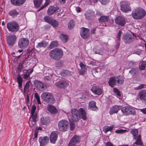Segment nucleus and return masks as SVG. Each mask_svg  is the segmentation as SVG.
Returning <instances> with one entry per match:
<instances>
[{
    "label": "nucleus",
    "instance_id": "774afa93",
    "mask_svg": "<svg viewBox=\"0 0 146 146\" xmlns=\"http://www.w3.org/2000/svg\"><path fill=\"white\" fill-rule=\"evenodd\" d=\"M106 146H114V145L111 143L107 142L106 143Z\"/></svg>",
    "mask_w": 146,
    "mask_h": 146
},
{
    "label": "nucleus",
    "instance_id": "c85d7f7f",
    "mask_svg": "<svg viewBox=\"0 0 146 146\" xmlns=\"http://www.w3.org/2000/svg\"><path fill=\"white\" fill-rule=\"evenodd\" d=\"M40 121L41 123L43 125L48 124L50 122V120L48 118L44 117L40 118Z\"/></svg>",
    "mask_w": 146,
    "mask_h": 146
},
{
    "label": "nucleus",
    "instance_id": "603ef678",
    "mask_svg": "<svg viewBox=\"0 0 146 146\" xmlns=\"http://www.w3.org/2000/svg\"><path fill=\"white\" fill-rule=\"evenodd\" d=\"M113 92L118 96L120 97L121 96L120 92L119 90L116 88H114L113 89Z\"/></svg>",
    "mask_w": 146,
    "mask_h": 146
},
{
    "label": "nucleus",
    "instance_id": "cd10ccee",
    "mask_svg": "<svg viewBox=\"0 0 146 146\" xmlns=\"http://www.w3.org/2000/svg\"><path fill=\"white\" fill-rule=\"evenodd\" d=\"M47 109L52 114H56L57 112V110L54 106L49 105L47 107Z\"/></svg>",
    "mask_w": 146,
    "mask_h": 146
},
{
    "label": "nucleus",
    "instance_id": "338daca9",
    "mask_svg": "<svg viewBox=\"0 0 146 146\" xmlns=\"http://www.w3.org/2000/svg\"><path fill=\"white\" fill-rule=\"evenodd\" d=\"M140 111L142 112L143 114H146V108H145L140 109Z\"/></svg>",
    "mask_w": 146,
    "mask_h": 146
},
{
    "label": "nucleus",
    "instance_id": "ddd939ff",
    "mask_svg": "<svg viewBox=\"0 0 146 146\" xmlns=\"http://www.w3.org/2000/svg\"><path fill=\"white\" fill-rule=\"evenodd\" d=\"M35 84L40 91H43L47 88L46 86L39 81H35Z\"/></svg>",
    "mask_w": 146,
    "mask_h": 146
},
{
    "label": "nucleus",
    "instance_id": "e2e57ef3",
    "mask_svg": "<svg viewBox=\"0 0 146 146\" xmlns=\"http://www.w3.org/2000/svg\"><path fill=\"white\" fill-rule=\"evenodd\" d=\"M56 67H59L62 66V63L61 62L58 61L56 62Z\"/></svg>",
    "mask_w": 146,
    "mask_h": 146
},
{
    "label": "nucleus",
    "instance_id": "f257e3e1",
    "mask_svg": "<svg viewBox=\"0 0 146 146\" xmlns=\"http://www.w3.org/2000/svg\"><path fill=\"white\" fill-rule=\"evenodd\" d=\"M146 15V11L141 8H137L132 11L131 15L135 19H140L144 18Z\"/></svg>",
    "mask_w": 146,
    "mask_h": 146
},
{
    "label": "nucleus",
    "instance_id": "69168bd1",
    "mask_svg": "<svg viewBox=\"0 0 146 146\" xmlns=\"http://www.w3.org/2000/svg\"><path fill=\"white\" fill-rule=\"evenodd\" d=\"M27 94V97L26 101L27 103H29V94L28 93H27V94Z\"/></svg>",
    "mask_w": 146,
    "mask_h": 146
},
{
    "label": "nucleus",
    "instance_id": "5fc2aeb1",
    "mask_svg": "<svg viewBox=\"0 0 146 146\" xmlns=\"http://www.w3.org/2000/svg\"><path fill=\"white\" fill-rule=\"evenodd\" d=\"M36 121H33L32 120L29 121V124L30 127H35L36 125Z\"/></svg>",
    "mask_w": 146,
    "mask_h": 146
},
{
    "label": "nucleus",
    "instance_id": "a878e982",
    "mask_svg": "<svg viewBox=\"0 0 146 146\" xmlns=\"http://www.w3.org/2000/svg\"><path fill=\"white\" fill-rule=\"evenodd\" d=\"M96 102L93 100L90 102L89 104L90 109L94 111L97 110L98 108L96 106Z\"/></svg>",
    "mask_w": 146,
    "mask_h": 146
},
{
    "label": "nucleus",
    "instance_id": "473e14b6",
    "mask_svg": "<svg viewBox=\"0 0 146 146\" xmlns=\"http://www.w3.org/2000/svg\"><path fill=\"white\" fill-rule=\"evenodd\" d=\"M131 133L133 136V139H137L138 134V131L137 129H133L131 131Z\"/></svg>",
    "mask_w": 146,
    "mask_h": 146
},
{
    "label": "nucleus",
    "instance_id": "bb28decb",
    "mask_svg": "<svg viewBox=\"0 0 146 146\" xmlns=\"http://www.w3.org/2000/svg\"><path fill=\"white\" fill-rule=\"evenodd\" d=\"M80 66L81 68V69L79 71V74L81 75H83L85 74L86 72L87 69L85 65L82 62L80 63Z\"/></svg>",
    "mask_w": 146,
    "mask_h": 146
},
{
    "label": "nucleus",
    "instance_id": "7c9ffc66",
    "mask_svg": "<svg viewBox=\"0 0 146 146\" xmlns=\"http://www.w3.org/2000/svg\"><path fill=\"white\" fill-rule=\"evenodd\" d=\"M99 21L101 22H108L109 20V17L108 16H102L99 19Z\"/></svg>",
    "mask_w": 146,
    "mask_h": 146
},
{
    "label": "nucleus",
    "instance_id": "a19ab883",
    "mask_svg": "<svg viewBox=\"0 0 146 146\" xmlns=\"http://www.w3.org/2000/svg\"><path fill=\"white\" fill-rule=\"evenodd\" d=\"M60 38L62 41L64 42H66L68 39V36L64 34H62L61 35Z\"/></svg>",
    "mask_w": 146,
    "mask_h": 146
},
{
    "label": "nucleus",
    "instance_id": "9d476101",
    "mask_svg": "<svg viewBox=\"0 0 146 146\" xmlns=\"http://www.w3.org/2000/svg\"><path fill=\"white\" fill-rule=\"evenodd\" d=\"M55 85L58 88H65L68 86L69 84L68 81L62 80L56 82Z\"/></svg>",
    "mask_w": 146,
    "mask_h": 146
},
{
    "label": "nucleus",
    "instance_id": "4468645a",
    "mask_svg": "<svg viewBox=\"0 0 146 146\" xmlns=\"http://www.w3.org/2000/svg\"><path fill=\"white\" fill-rule=\"evenodd\" d=\"M38 141L40 146H45L49 142V139L47 136L40 137L39 138Z\"/></svg>",
    "mask_w": 146,
    "mask_h": 146
},
{
    "label": "nucleus",
    "instance_id": "b1692460",
    "mask_svg": "<svg viewBox=\"0 0 146 146\" xmlns=\"http://www.w3.org/2000/svg\"><path fill=\"white\" fill-rule=\"evenodd\" d=\"M121 106L115 105L110 109L109 113L110 115H112L114 113H117L120 110Z\"/></svg>",
    "mask_w": 146,
    "mask_h": 146
},
{
    "label": "nucleus",
    "instance_id": "aec40b11",
    "mask_svg": "<svg viewBox=\"0 0 146 146\" xmlns=\"http://www.w3.org/2000/svg\"><path fill=\"white\" fill-rule=\"evenodd\" d=\"M139 96L140 100L143 101L146 104V91L141 90L139 92Z\"/></svg>",
    "mask_w": 146,
    "mask_h": 146
},
{
    "label": "nucleus",
    "instance_id": "2f4dec72",
    "mask_svg": "<svg viewBox=\"0 0 146 146\" xmlns=\"http://www.w3.org/2000/svg\"><path fill=\"white\" fill-rule=\"evenodd\" d=\"M31 84V82L30 81H29L27 82L25 84L24 88V92L26 94L28 93L29 91V87Z\"/></svg>",
    "mask_w": 146,
    "mask_h": 146
},
{
    "label": "nucleus",
    "instance_id": "6e6552de",
    "mask_svg": "<svg viewBox=\"0 0 146 146\" xmlns=\"http://www.w3.org/2000/svg\"><path fill=\"white\" fill-rule=\"evenodd\" d=\"M72 119L74 121H78L80 118L79 110L76 108H73L70 110Z\"/></svg>",
    "mask_w": 146,
    "mask_h": 146
},
{
    "label": "nucleus",
    "instance_id": "7ed1b4c3",
    "mask_svg": "<svg viewBox=\"0 0 146 146\" xmlns=\"http://www.w3.org/2000/svg\"><path fill=\"white\" fill-rule=\"evenodd\" d=\"M63 52L60 48H56L52 50L49 53V56L52 59L55 60H58L63 56Z\"/></svg>",
    "mask_w": 146,
    "mask_h": 146
},
{
    "label": "nucleus",
    "instance_id": "864d4df0",
    "mask_svg": "<svg viewBox=\"0 0 146 146\" xmlns=\"http://www.w3.org/2000/svg\"><path fill=\"white\" fill-rule=\"evenodd\" d=\"M35 96L37 100L38 104H41V102L40 100V98L38 94L37 93H35Z\"/></svg>",
    "mask_w": 146,
    "mask_h": 146
},
{
    "label": "nucleus",
    "instance_id": "4c0bfd02",
    "mask_svg": "<svg viewBox=\"0 0 146 146\" xmlns=\"http://www.w3.org/2000/svg\"><path fill=\"white\" fill-rule=\"evenodd\" d=\"M33 71V69L28 70L27 72L24 75V78L25 79H27L30 76V75Z\"/></svg>",
    "mask_w": 146,
    "mask_h": 146
},
{
    "label": "nucleus",
    "instance_id": "8fccbe9b",
    "mask_svg": "<svg viewBox=\"0 0 146 146\" xmlns=\"http://www.w3.org/2000/svg\"><path fill=\"white\" fill-rule=\"evenodd\" d=\"M129 72L133 76L135 75L137 72V69L134 68H132L129 71Z\"/></svg>",
    "mask_w": 146,
    "mask_h": 146
},
{
    "label": "nucleus",
    "instance_id": "052dcab7",
    "mask_svg": "<svg viewBox=\"0 0 146 146\" xmlns=\"http://www.w3.org/2000/svg\"><path fill=\"white\" fill-rule=\"evenodd\" d=\"M75 128V124L73 123H71L70 124V129L73 130Z\"/></svg>",
    "mask_w": 146,
    "mask_h": 146
},
{
    "label": "nucleus",
    "instance_id": "39448f33",
    "mask_svg": "<svg viewBox=\"0 0 146 146\" xmlns=\"http://www.w3.org/2000/svg\"><path fill=\"white\" fill-rule=\"evenodd\" d=\"M7 28L9 31L12 32H15L19 30V26L17 23L13 21L7 23Z\"/></svg>",
    "mask_w": 146,
    "mask_h": 146
},
{
    "label": "nucleus",
    "instance_id": "13d9d810",
    "mask_svg": "<svg viewBox=\"0 0 146 146\" xmlns=\"http://www.w3.org/2000/svg\"><path fill=\"white\" fill-rule=\"evenodd\" d=\"M113 126H111L110 127H108L107 128L105 129V133H106L107 132L111 131L113 129Z\"/></svg>",
    "mask_w": 146,
    "mask_h": 146
},
{
    "label": "nucleus",
    "instance_id": "72a5a7b5",
    "mask_svg": "<svg viewBox=\"0 0 146 146\" xmlns=\"http://www.w3.org/2000/svg\"><path fill=\"white\" fill-rule=\"evenodd\" d=\"M17 81L18 83L19 87L20 90H21V89L22 88V83L23 79L19 75L17 77Z\"/></svg>",
    "mask_w": 146,
    "mask_h": 146
},
{
    "label": "nucleus",
    "instance_id": "0eeeda50",
    "mask_svg": "<svg viewBox=\"0 0 146 146\" xmlns=\"http://www.w3.org/2000/svg\"><path fill=\"white\" fill-rule=\"evenodd\" d=\"M69 123L68 121L62 120L58 123V126L59 130L62 131H66L68 128Z\"/></svg>",
    "mask_w": 146,
    "mask_h": 146
},
{
    "label": "nucleus",
    "instance_id": "e433bc0d",
    "mask_svg": "<svg viewBox=\"0 0 146 146\" xmlns=\"http://www.w3.org/2000/svg\"><path fill=\"white\" fill-rule=\"evenodd\" d=\"M19 13L15 9L12 10L9 13V14L13 17L16 16Z\"/></svg>",
    "mask_w": 146,
    "mask_h": 146
},
{
    "label": "nucleus",
    "instance_id": "09e8293b",
    "mask_svg": "<svg viewBox=\"0 0 146 146\" xmlns=\"http://www.w3.org/2000/svg\"><path fill=\"white\" fill-rule=\"evenodd\" d=\"M52 19L51 17L48 16H46L44 18V21L49 24H50Z\"/></svg>",
    "mask_w": 146,
    "mask_h": 146
},
{
    "label": "nucleus",
    "instance_id": "0e129e2a",
    "mask_svg": "<svg viewBox=\"0 0 146 146\" xmlns=\"http://www.w3.org/2000/svg\"><path fill=\"white\" fill-rule=\"evenodd\" d=\"M23 64H24V63H20L19 64L18 67V70H21V69L22 68L23 66Z\"/></svg>",
    "mask_w": 146,
    "mask_h": 146
},
{
    "label": "nucleus",
    "instance_id": "393cba45",
    "mask_svg": "<svg viewBox=\"0 0 146 146\" xmlns=\"http://www.w3.org/2000/svg\"><path fill=\"white\" fill-rule=\"evenodd\" d=\"M79 113H80V118L84 120H86L87 117L86 113L84 109L83 108H80L79 109Z\"/></svg>",
    "mask_w": 146,
    "mask_h": 146
},
{
    "label": "nucleus",
    "instance_id": "37998d69",
    "mask_svg": "<svg viewBox=\"0 0 146 146\" xmlns=\"http://www.w3.org/2000/svg\"><path fill=\"white\" fill-rule=\"evenodd\" d=\"M58 46V43L56 41H53L50 44V48H53L54 47H56Z\"/></svg>",
    "mask_w": 146,
    "mask_h": 146
},
{
    "label": "nucleus",
    "instance_id": "f3484780",
    "mask_svg": "<svg viewBox=\"0 0 146 146\" xmlns=\"http://www.w3.org/2000/svg\"><path fill=\"white\" fill-rule=\"evenodd\" d=\"M115 23L121 26H123L125 24V20L124 18L120 16H117L115 19Z\"/></svg>",
    "mask_w": 146,
    "mask_h": 146
},
{
    "label": "nucleus",
    "instance_id": "c9c22d12",
    "mask_svg": "<svg viewBox=\"0 0 146 146\" xmlns=\"http://www.w3.org/2000/svg\"><path fill=\"white\" fill-rule=\"evenodd\" d=\"M146 65V62L145 61H142L140 62L139 64V68L140 70H143L145 68Z\"/></svg>",
    "mask_w": 146,
    "mask_h": 146
},
{
    "label": "nucleus",
    "instance_id": "5701e85b",
    "mask_svg": "<svg viewBox=\"0 0 146 146\" xmlns=\"http://www.w3.org/2000/svg\"><path fill=\"white\" fill-rule=\"evenodd\" d=\"M26 0H11V3L13 5L19 6L22 5Z\"/></svg>",
    "mask_w": 146,
    "mask_h": 146
},
{
    "label": "nucleus",
    "instance_id": "c03bdc74",
    "mask_svg": "<svg viewBox=\"0 0 146 146\" xmlns=\"http://www.w3.org/2000/svg\"><path fill=\"white\" fill-rule=\"evenodd\" d=\"M74 21L73 20L70 21L68 24V28L70 29H72L74 27Z\"/></svg>",
    "mask_w": 146,
    "mask_h": 146
},
{
    "label": "nucleus",
    "instance_id": "f704fd0d",
    "mask_svg": "<svg viewBox=\"0 0 146 146\" xmlns=\"http://www.w3.org/2000/svg\"><path fill=\"white\" fill-rule=\"evenodd\" d=\"M47 42L44 40L38 43L36 46L37 48L45 47L47 45Z\"/></svg>",
    "mask_w": 146,
    "mask_h": 146
},
{
    "label": "nucleus",
    "instance_id": "1a4fd4ad",
    "mask_svg": "<svg viewBox=\"0 0 146 146\" xmlns=\"http://www.w3.org/2000/svg\"><path fill=\"white\" fill-rule=\"evenodd\" d=\"M135 36L132 33H127L123 36V39L126 43H130L132 42L134 39Z\"/></svg>",
    "mask_w": 146,
    "mask_h": 146
},
{
    "label": "nucleus",
    "instance_id": "f8f14e48",
    "mask_svg": "<svg viewBox=\"0 0 146 146\" xmlns=\"http://www.w3.org/2000/svg\"><path fill=\"white\" fill-rule=\"evenodd\" d=\"M121 10L124 12H127L131 11L129 5L125 2L121 3Z\"/></svg>",
    "mask_w": 146,
    "mask_h": 146
},
{
    "label": "nucleus",
    "instance_id": "412c9836",
    "mask_svg": "<svg viewBox=\"0 0 146 146\" xmlns=\"http://www.w3.org/2000/svg\"><path fill=\"white\" fill-rule=\"evenodd\" d=\"M59 9V8L57 7H50L47 11V13L48 15H52Z\"/></svg>",
    "mask_w": 146,
    "mask_h": 146
},
{
    "label": "nucleus",
    "instance_id": "4be33fe9",
    "mask_svg": "<svg viewBox=\"0 0 146 146\" xmlns=\"http://www.w3.org/2000/svg\"><path fill=\"white\" fill-rule=\"evenodd\" d=\"M91 90L93 93L98 95H101L102 93V90L98 86L93 87Z\"/></svg>",
    "mask_w": 146,
    "mask_h": 146
},
{
    "label": "nucleus",
    "instance_id": "dca6fc26",
    "mask_svg": "<svg viewBox=\"0 0 146 146\" xmlns=\"http://www.w3.org/2000/svg\"><path fill=\"white\" fill-rule=\"evenodd\" d=\"M89 29L82 27L80 32V35L84 39H86L89 36Z\"/></svg>",
    "mask_w": 146,
    "mask_h": 146
},
{
    "label": "nucleus",
    "instance_id": "bf43d9fd",
    "mask_svg": "<svg viewBox=\"0 0 146 146\" xmlns=\"http://www.w3.org/2000/svg\"><path fill=\"white\" fill-rule=\"evenodd\" d=\"M36 109V107L35 105H33L32 106V108L31 109V114H32L33 113H36L35 112V111Z\"/></svg>",
    "mask_w": 146,
    "mask_h": 146
},
{
    "label": "nucleus",
    "instance_id": "20e7f679",
    "mask_svg": "<svg viewBox=\"0 0 146 146\" xmlns=\"http://www.w3.org/2000/svg\"><path fill=\"white\" fill-rule=\"evenodd\" d=\"M41 97L45 102L47 103L52 104L55 102L53 95L50 93L44 92L41 95Z\"/></svg>",
    "mask_w": 146,
    "mask_h": 146
},
{
    "label": "nucleus",
    "instance_id": "de8ad7c7",
    "mask_svg": "<svg viewBox=\"0 0 146 146\" xmlns=\"http://www.w3.org/2000/svg\"><path fill=\"white\" fill-rule=\"evenodd\" d=\"M37 117V114L36 113H33V114H31L30 117H31L32 119L31 120H32L33 121L36 122Z\"/></svg>",
    "mask_w": 146,
    "mask_h": 146
},
{
    "label": "nucleus",
    "instance_id": "ea45409f",
    "mask_svg": "<svg viewBox=\"0 0 146 146\" xmlns=\"http://www.w3.org/2000/svg\"><path fill=\"white\" fill-rule=\"evenodd\" d=\"M61 74L62 76H70L71 75V73L70 71L66 70L63 71L61 73Z\"/></svg>",
    "mask_w": 146,
    "mask_h": 146
},
{
    "label": "nucleus",
    "instance_id": "58836bf2",
    "mask_svg": "<svg viewBox=\"0 0 146 146\" xmlns=\"http://www.w3.org/2000/svg\"><path fill=\"white\" fill-rule=\"evenodd\" d=\"M50 24L54 27H56L58 26V23L56 20L52 19Z\"/></svg>",
    "mask_w": 146,
    "mask_h": 146
},
{
    "label": "nucleus",
    "instance_id": "2eb2a0df",
    "mask_svg": "<svg viewBox=\"0 0 146 146\" xmlns=\"http://www.w3.org/2000/svg\"><path fill=\"white\" fill-rule=\"evenodd\" d=\"M80 137L79 136L75 135L69 143L68 146H75L80 141Z\"/></svg>",
    "mask_w": 146,
    "mask_h": 146
},
{
    "label": "nucleus",
    "instance_id": "6e6d98bb",
    "mask_svg": "<svg viewBox=\"0 0 146 146\" xmlns=\"http://www.w3.org/2000/svg\"><path fill=\"white\" fill-rule=\"evenodd\" d=\"M95 53L101 55H103V54L104 52L102 49H100V50H98L95 51Z\"/></svg>",
    "mask_w": 146,
    "mask_h": 146
},
{
    "label": "nucleus",
    "instance_id": "a18cd8bd",
    "mask_svg": "<svg viewBox=\"0 0 146 146\" xmlns=\"http://www.w3.org/2000/svg\"><path fill=\"white\" fill-rule=\"evenodd\" d=\"M42 0H33L35 5L37 7L40 6L42 3Z\"/></svg>",
    "mask_w": 146,
    "mask_h": 146
},
{
    "label": "nucleus",
    "instance_id": "f03ea898",
    "mask_svg": "<svg viewBox=\"0 0 146 146\" xmlns=\"http://www.w3.org/2000/svg\"><path fill=\"white\" fill-rule=\"evenodd\" d=\"M124 82L123 77L121 76L111 77L108 82L109 85L113 87L115 85L122 84Z\"/></svg>",
    "mask_w": 146,
    "mask_h": 146
},
{
    "label": "nucleus",
    "instance_id": "423d86ee",
    "mask_svg": "<svg viewBox=\"0 0 146 146\" xmlns=\"http://www.w3.org/2000/svg\"><path fill=\"white\" fill-rule=\"evenodd\" d=\"M121 111L123 114L125 115H135L136 113L135 110L130 106H126L123 107Z\"/></svg>",
    "mask_w": 146,
    "mask_h": 146
},
{
    "label": "nucleus",
    "instance_id": "49530a36",
    "mask_svg": "<svg viewBox=\"0 0 146 146\" xmlns=\"http://www.w3.org/2000/svg\"><path fill=\"white\" fill-rule=\"evenodd\" d=\"M146 85L144 84H141L137 87L134 88V89L135 90H139L143 88H145Z\"/></svg>",
    "mask_w": 146,
    "mask_h": 146
},
{
    "label": "nucleus",
    "instance_id": "6ab92c4d",
    "mask_svg": "<svg viewBox=\"0 0 146 146\" xmlns=\"http://www.w3.org/2000/svg\"><path fill=\"white\" fill-rule=\"evenodd\" d=\"M58 138V135L57 132L53 131L50 134V142L53 144L55 143Z\"/></svg>",
    "mask_w": 146,
    "mask_h": 146
},
{
    "label": "nucleus",
    "instance_id": "9b49d317",
    "mask_svg": "<svg viewBox=\"0 0 146 146\" xmlns=\"http://www.w3.org/2000/svg\"><path fill=\"white\" fill-rule=\"evenodd\" d=\"M29 41L27 38H21L18 42V46L21 48L26 47L29 44Z\"/></svg>",
    "mask_w": 146,
    "mask_h": 146
},
{
    "label": "nucleus",
    "instance_id": "c756f323",
    "mask_svg": "<svg viewBox=\"0 0 146 146\" xmlns=\"http://www.w3.org/2000/svg\"><path fill=\"white\" fill-rule=\"evenodd\" d=\"M134 139L136 140V141L134 143L133 146H135V144L139 145H142L143 144V143L141 141V135H138V137H137V139Z\"/></svg>",
    "mask_w": 146,
    "mask_h": 146
},
{
    "label": "nucleus",
    "instance_id": "79ce46f5",
    "mask_svg": "<svg viewBox=\"0 0 146 146\" xmlns=\"http://www.w3.org/2000/svg\"><path fill=\"white\" fill-rule=\"evenodd\" d=\"M85 15L88 19L90 20L93 17V13L87 12L85 13Z\"/></svg>",
    "mask_w": 146,
    "mask_h": 146
},
{
    "label": "nucleus",
    "instance_id": "a211bd4d",
    "mask_svg": "<svg viewBox=\"0 0 146 146\" xmlns=\"http://www.w3.org/2000/svg\"><path fill=\"white\" fill-rule=\"evenodd\" d=\"M16 39V36L15 35H10L7 37V43L9 45L12 46L15 43Z\"/></svg>",
    "mask_w": 146,
    "mask_h": 146
},
{
    "label": "nucleus",
    "instance_id": "4d7b16f0",
    "mask_svg": "<svg viewBox=\"0 0 146 146\" xmlns=\"http://www.w3.org/2000/svg\"><path fill=\"white\" fill-rule=\"evenodd\" d=\"M110 0H100V2L103 5H106L108 3Z\"/></svg>",
    "mask_w": 146,
    "mask_h": 146
},
{
    "label": "nucleus",
    "instance_id": "680f3d73",
    "mask_svg": "<svg viewBox=\"0 0 146 146\" xmlns=\"http://www.w3.org/2000/svg\"><path fill=\"white\" fill-rule=\"evenodd\" d=\"M122 33V32L121 31H119L117 34V38L118 39V40L120 41V37Z\"/></svg>",
    "mask_w": 146,
    "mask_h": 146
},
{
    "label": "nucleus",
    "instance_id": "3c124183",
    "mask_svg": "<svg viewBox=\"0 0 146 146\" xmlns=\"http://www.w3.org/2000/svg\"><path fill=\"white\" fill-rule=\"evenodd\" d=\"M128 131L127 130L121 129L119 130H116L115 131V132L117 133H126Z\"/></svg>",
    "mask_w": 146,
    "mask_h": 146
}]
</instances>
